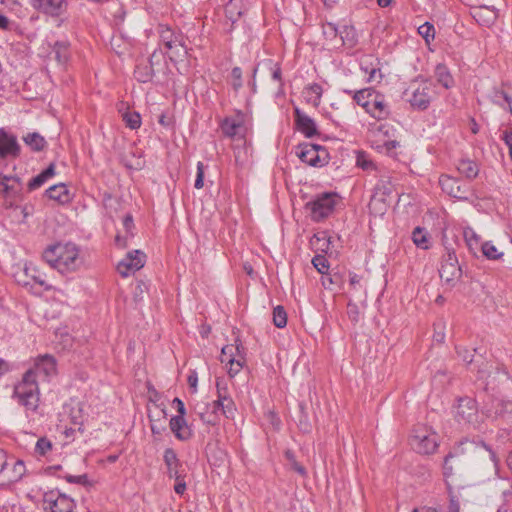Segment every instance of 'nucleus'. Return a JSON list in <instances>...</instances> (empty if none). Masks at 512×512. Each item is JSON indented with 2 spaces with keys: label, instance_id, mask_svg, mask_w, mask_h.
<instances>
[{
  "label": "nucleus",
  "instance_id": "nucleus-1",
  "mask_svg": "<svg viewBox=\"0 0 512 512\" xmlns=\"http://www.w3.org/2000/svg\"><path fill=\"white\" fill-rule=\"evenodd\" d=\"M42 257L51 268L57 270L62 275L78 271L83 264L80 249L71 242H59L48 246L44 250Z\"/></svg>",
  "mask_w": 512,
  "mask_h": 512
},
{
  "label": "nucleus",
  "instance_id": "nucleus-2",
  "mask_svg": "<svg viewBox=\"0 0 512 512\" xmlns=\"http://www.w3.org/2000/svg\"><path fill=\"white\" fill-rule=\"evenodd\" d=\"M33 373V371H27L14 390V397L30 411H35L39 404L38 384L33 378Z\"/></svg>",
  "mask_w": 512,
  "mask_h": 512
},
{
  "label": "nucleus",
  "instance_id": "nucleus-3",
  "mask_svg": "<svg viewBox=\"0 0 512 512\" xmlns=\"http://www.w3.org/2000/svg\"><path fill=\"white\" fill-rule=\"evenodd\" d=\"M410 444L417 453L429 455L438 447V435L431 428L420 425L413 430Z\"/></svg>",
  "mask_w": 512,
  "mask_h": 512
},
{
  "label": "nucleus",
  "instance_id": "nucleus-4",
  "mask_svg": "<svg viewBox=\"0 0 512 512\" xmlns=\"http://www.w3.org/2000/svg\"><path fill=\"white\" fill-rule=\"evenodd\" d=\"M336 205V194L325 192L317 195L314 199L307 202L305 208L309 211L313 221L319 222L328 217Z\"/></svg>",
  "mask_w": 512,
  "mask_h": 512
},
{
  "label": "nucleus",
  "instance_id": "nucleus-5",
  "mask_svg": "<svg viewBox=\"0 0 512 512\" xmlns=\"http://www.w3.org/2000/svg\"><path fill=\"white\" fill-rule=\"evenodd\" d=\"M158 33L160 43L170 52L169 58L181 57L187 53L183 42V36L180 33H175L168 26L159 25Z\"/></svg>",
  "mask_w": 512,
  "mask_h": 512
},
{
  "label": "nucleus",
  "instance_id": "nucleus-6",
  "mask_svg": "<svg viewBox=\"0 0 512 512\" xmlns=\"http://www.w3.org/2000/svg\"><path fill=\"white\" fill-rule=\"evenodd\" d=\"M243 350L241 343L237 342L236 345H226L221 350L220 361L229 365L228 373L230 377L238 374L245 364Z\"/></svg>",
  "mask_w": 512,
  "mask_h": 512
},
{
  "label": "nucleus",
  "instance_id": "nucleus-7",
  "mask_svg": "<svg viewBox=\"0 0 512 512\" xmlns=\"http://www.w3.org/2000/svg\"><path fill=\"white\" fill-rule=\"evenodd\" d=\"M297 155L302 162L313 166H323L327 153L323 147L313 143H302L297 147Z\"/></svg>",
  "mask_w": 512,
  "mask_h": 512
},
{
  "label": "nucleus",
  "instance_id": "nucleus-8",
  "mask_svg": "<svg viewBox=\"0 0 512 512\" xmlns=\"http://www.w3.org/2000/svg\"><path fill=\"white\" fill-rule=\"evenodd\" d=\"M455 419L458 423H478V411L475 400L469 397L460 398L455 410Z\"/></svg>",
  "mask_w": 512,
  "mask_h": 512
},
{
  "label": "nucleus",
  "instance_id": "nucleus-9",
  "mask_svg": "<svg viewBox=\"0 0 512 512\" xmlns=\"http://www.w3.org/2000/svg\"><path fill=\"white\" fill-rule=\"evenodd\" d=\"M74 500L64 494L53 491L44 495V509L48 512H75Z\"/></svg>",
  "mask_w": 512,
  "mask_h": 512
},
{
  "label": "nucleus",
  "instance_id": "nucleus-10",
  "mask_svg": "<svg viewBox=\"0 0 512 512\" xmlns=\"http://www.w3.org/2000/svg\"><path fill=\"white\" fill-rule=\"evenodd\" d=\"M461 274L462 271L458 265L455 253L449 252L447 257L441 263V267L439 269L441 280L450 286H454V284L460 279Z\"/></svg>",
  "mask_w": 512,
  "mask_h": 512
},
{
  "label": "nucleus",
  "instance_id": "nucleus-11",
  "mask_svg": "<svg viewBox=\"0 0 512 512\" xmlns=\"http://www.w3.org/2000/svg\"><path fill=\"white\" fill-rule=\"evenodd\" d=\"M146 262V255L140 250L129 252L117 265V271L123 277L140 270Z\"/></svg>",
  "mask_w": 512,
  "mask_h": 512
},
{
  "label": "nucleus",
  "instance_id": "nucleus-12",
  "mask_svg": "<svg viewBox=\"0 0 512 512\" xmlns=\"http://www.w3.org/2000/svg\"><path fill=\"white\" fill-rule=\"evenodd\" d=\"M21 181L16 176H0V194L9 206H12L20 197Z\"/></svg>",
  "mask_w": 512,
  "mask_h": 512
},
{
  "label": "nucleus",
  "instance_id": "nucleus-13",
  "mask_svg": "<svg viewBox=\"0 0 512 512\" xmlns=\"http://www.w3.org/2000/svg\"><path fill=\"white\" fill-rule=\"evenodd\" d=\"M439 184L442 190L449 196L459 200L468 199V185L462 183L459 179L448 175H442L439 178Z\"/></svg>",
  "mask_w": 512,
  "mask_h": 512
},
{
  "label": "nucleus",
  "instance_id": "nucleus-14",
  "mask_svg": "<svg viewBox=\"0 0 512 512\" xmlns=\"http://www.w3.org/2000/svg\"><path fill=\"white\" fill-rule=\"evenodd\" d=\"M31 6L40 13L59 17L67 10V0H30Z\"/></svg>",
  "mask_w": 512,
  "mask_h": 512
},
{
  "label": "nucleus",
  "instance_id": "nucleus-15",
  "mask_svg": "<svg viewBox=\"0 0 512 512\" xmlns=\"http://www.w3.org/2000/svg\"><path fill=\"white\" fill-rule=\"evenodd\" d=\"M432 92V84L427 81L422 82L417 87L413 88L412 95L409 99L411 106L420 110L426 109L432 99Z\"/></svg>",
  "mask_w": 512,
  "mask_h": 512
},
{
  "label": "nucleus",
  "instance_id": "nucleus-16",
  "mask_svg": "<svg viewBox=\"0 0 512 512\" xmlns=\"http://www.w3.org/2000/svg\"><path fill=\"white\" fill-rule=\"evenodd\" d=\"M158 51L154 50L148 59H141L138 61L135 70L134 77L141 83H147L152 80L154 76V65L157 63L154 59L159 58Z\"/></svg>",
  "mask_w": 512,
  "mask_h": 512
},
{
  "label": "nucleus",
  "instance_id": "nucleus-17",
  "mask_svg": "<svg viewBox=\"0 0 512 512\" xmlns=\"http://www.w3.org/2000/svg\"><path fill=\"white\" fill-rule=\"evenodd\" d=\"M394 187L389 180H380L374 189V194L371 197L369 207L370 209H376L378 204L384 205L383 209H385V204L388 198L393 194Z\"/></svg>",
  "mask_w": 512,
  "mask_h": 512
},
{
  "label": "nucleus",
  "instance_id": "nucleus-18",
  "mask_svg": "<svg viewBox=\"0 0 512 512\" xmlns=\"http://www.w3.org/2000/svg\"><path fill=\"white\" fill-rule=\"evenodd\" d=\"M19 153L20 147L16 136L6 132V130H0V158H15L19 156Z\"/></svg>",
  "mask_w": 512,
  "mask_h": 512
},
{
  "label": "nucleus",
  "instance_id": "nucleus-19",
  "mask_svg": "<svg viewBox=\"0 0 512 512\" xmlns=\"http://www.w3.org/2000/svg\"><path fill=\"white\" fill-rule=\"evenodd\" d=\"M164 463L167 467V476L172 478H180L186 474L182 462L178 459L174 449L166 448L163 455Z\"/></svg>",
  "mask_w": 512,
  "mask_h": 512
},
{
  "label": "nucleus",
  "instance_id": "nucleus-20",
  "mask_svg": "<svg viewBox=\"0 0 512 512\" xmlns=\"http://www.w3.org/2000/svg\"><path fill=\"white\" fill-rule=\"evenodd\" d=\"M28 371H33V378L36 379L42 376L44 379L49 378L56 374V361L52 356L44 355L40 357L33 368Z\"/></svg>",
  "mask_w": 512,
  "mask_h": 512
},
{
  "label": "nucleus",
  "instance_id": "nucleus-21",
  "mask_svg": "<svg viewBox=\"0 0 512 512\" xmlns=\"http://www.w3.org/2000/svg\"><path fill=\"white\" fill-rule=\"evenodd\" d=\"M366 112L378 120L385 119L389 114V109L384 97L375 93L374 96L370 98V104Z\"/></svg>",
  "mask_w": 512,
  "mask_h": 512
},
{
  "label": "nucleus",
  "instance_id": "nucleus-22",
  "mask_svg": "<svg viewBox=\"0 0 512 512\" xmlns=\"http://www.w3.org/2000/svg\"><path fill=\"white\" fill-rule=\"evenodd\" d=\"M169 426L175 437L181 441L188 440L192 435L185 417L173 416L170 419Z\"/></svg>",
  "mask_w": 512,
  "mask_h": 512
},
{
  "label": "nucleus",
  "instance_id": "nucleus-23",
  "mask_svg": "<svg viewBox=\"0 0 512 512\" xmlns=\"http://www.w3.org/2000/svg\"><path fill=\"white\" fill-rule=\"evenodd\" d=\"M323 91V87L320 84L311 83L305 86L302 95L308 104H311L313 107H318L321 102Z\"/></svg>",
  "mask_w": 512,
  "mask_h": 512
},
{
  "label": "nucleus",
  "instance_id": "nucleus-24",
  "mask_svg": "<svg viewBox=\"0 0 512 512\" xmlns=\"http://www.w3.org/2000/svg\"><path fill=\"white\" fill-rule=\"evenodd\" d=\"M252 125V117L249 113L238 111L231 118H226L221 128H247Z\"/></svg>",
  "mask_w": 512,
  "mask_h": 512
},
{
  "label": "nucleus",
  "instance_id": "nucleus-25",
  "mask_svg": "<svg viewBox=\"0 0 512 512\" xmlns=\"http://www.w3.org/2000/svg\"><path fill=\"white\" fill-rule=\"evenodd\" d=\"M497 11L487 6H481L474 10L473 17L475 20L484 26H489L497 19Z\"/></svg>",
  "mask_w": 512,
  "mask_h": 512
},
{
  "label": "nucleus",
  "instance_id": "nucleus-26",
  "mask_svg": "<svg viewBox=\"0 0 512 512\" xmlns=\"http://www.w3.org/2000/svg\"><path fill=\"white\" fill-rule=\"evenodd\" d=\"M46 195L61 204L67 203L70 201V194L65 184L60 183L57 185H53L46 190Z\"/></svg>",
  "mask_w": 512,
  "mask_h": 512
},
{
  "label": "nucleus",
  "instance_id": "nucleus-27",
  "mask_svg": "<svg viewBox=\"0 0 512 512\" xmlns=\"http://www.w3.org/2000/svg\"><path fill=\"white\" fill-rule=\"evenodd\" d=\"M197 414L201 421L208 425H215L218 422V414L211 404L197 405Z\"/></svg>",
  "mask_w": 512,
  "mask_h": 512
},
{
  "label": "nucleus",
  "instance_id": "nucleus-28",
  "mask_svg": "<svg viewBox=\"0 0 512 512\" xmlns=\"http://www.w3.org/2000/svg\"><path fill=\"white\" fill-rule=\"evenodd\" d=\"M457 170L467 179H474L479 173V167L476 162L470 159H461L457 164Z\"/></svg>",
  "mask_w": 512,
  "mask_h": 512
},
{
  "label": "nucleus",
  "instance_id": "nucleus-29",
  "mask_svg": "<svg viewBox=\"0 0 512 512\" xmlns=\"http://www.w3.org/2000/svg\"><path fill=\"white\" fill-rule=\"evenodd\" d=\"M55 175V165L51 163L44 171L32 178L28 183L29 190L41 187L49 178Z\"/></svg>",
  "mask_w": 512,
  "mask_h": 512
},
{
  "label": "nucleus",
  "instance_id": "nucleus-30",
  "mask_svg": "<svg viewBox=\"0 0 512 512\" xmlns=\"http://www.w3.org/2000/svg\"><path fill=\"white\" fill-rule=\"evenodd\" d=\"M212 408L216 410V412L221 410L223 415L227 418H234L236 412V407L231 397L213 401Z\"/></svg>",
  "mask_w": 512,
  "mask_h": 512
},
{
  "label": "nucleus",
  "instance_id": "nucleus-31",
  "mask_svg": "<svg viewBox=\"0 0 512 512\" xmlns=\"http://www.w3.org/2000/svg\"><path fill=\"white\" fill-rule=\"evenodd\" d=\"M24 272L25 275L33 281V283L38 284L45 290H49L51 288V286L46 283L44 275H42L32 264L26 265Z\"/></svg>",
  "mask_w": 512,
  "mask_h": 512
},
{
  "label": "nucleus",
  "instance_id": "nucleus-32",
  "mask_svg": "<svg viewBox=\"0 0 512 512\" xmlns=\"http://www.w3.org/2000/svg\"><path fill=\"white\" fill-rule=\"evenodd\" d=\"M294 120L296 128H316L314 120L297 107L294 110Z\"/></svg>",
  "mask_w": 512,
  "mask_h": 512
},
{
  "label": "nucleus",
  "instance_id": "nucleus-33",
  "mask_svg": "<svg viewBox=\"0 0 512 512\" xmlns=\"http://www.w3.org/2000/svg\"><path fill=\"white\" fill-rule=\"evenodd\" d=\"M53 52L55 54L56 60L64 65L68 62L70 53H69V44L67 42H56L53 46Z\"/></svg>",
  "mask_w": 512,
  "mask_h": 512
},
{
  "label": "nucleus",
  "instance_id": "nucleus-34",
  "mask_svg": "<svg viewBox=\"0 0 512 512\" xmlns=\"http://www.w3.org/2000/svg\"><path fill=\"white\" fill-rule=\"evenodd\" d=\"M323 35L334 48H338L340 31L333 23L323 25Z\"/></svg>",
  "mask_w": 512,
  "mask_h": 512
},
{
  "label": "nucleus",
  "instance_id": "nucleus-35",
  "mask_svg": "<svg viewBox=\"0 0 512 512\" xmlns=\"http://www.w3.org/2000/svg\"><path fill=\"white\" fill-rule=\"evenodd\" d=\"M375 93L374 90L369 88L361 89L353 93V99L358 105L367 110L370 104V98L373 97Z\"/></svg>",
  "mask_w": 512,
  "mask_h": 512
},
{
  "label": "nucleus",
  "instance_id": "nucleus-36",
  "mask_svg": "<svg viewBox=\"0 0 512 512\" xmlns=\"http://www.w3.org/2000/svg\"><path fill=\"white\" fill-rule=\"evenodd\" d=\"M413 243L421 249L429 248L428 233L421 227H416L412 232Z\"/></svg>",
  "mask_w": 512,
  "mask_h": 512
},
{
  "label": "nucleus",
  "instance_id": "nucleus-37",
  "mask_svg": "<svg viewBox=\"0 0 512 512\" xmlns=\"http://www.w3.org/2000/svg\"><path fill=\"white\" fill-rule=\"evenodd\" d=\"M24 141L34 151H41L44 148L45 144H46V141H45L44 137L41 136L39 133H36V132L28 134L24 138Z\"/></svg>",
  "mask_w": 512,
  "mask_h": 512
},
{
  "label": "nucleus",
  "instance_id": "nucleus-38",
  "mask_svg": "<svg viewBox=\"0 0 512 512\" xmlns=\"http://www.w3.org/2000/svg\"><path fill=\"white\" fill-rule=\"evenodd\" d=\"M241 0H230L225 6L226 16L235 22L241 15Z\"/></svg>",
  "mask_w": 512,
  "mask_h": 512
},
{
  "label": "nucleus",
  "instance_id": "nucleus-39",
  "mask_svg": "<svg viewBox=\"0 0 512 512\" xmlns=\"http://www.w3.org/2000/svg\"><path fill=\"white\" fill-rule=\"evenodd\" d=\"M361 69L368 74L369 82H379L382 78V74L379 68L372 66V63L368 65L367 60L364 59L361 62Z\"/></svg>",
  "mask_w": 512,
  "mask_h": 512
},
{
  "label": "nucleus",
  "instance_id": "nucleus-40",
  "mask_svg": "<svg viewBox=\"0 0 512 512\" xmlns=\"http://www.w3.org/2000/svg\"><path fill=\"white\" fill-rule=\"evenodd\" d=\"M435 73L438 82L442 84L443 87L449 88L453 85L452 76L444 65H438Z\"/></svg>",
  "mask_w": 512,
  "mask_h": 512
},
{
  "label": "nucleus",
  "instance_id": "nucleus-41",
  "mask_svg": "<svg viewBox=\"0 0 512 512\" xmlns=\"http://www.w3.org/2000/svg\"><path fill=\"white\" fill-rule=\"evenodd\" d=\"M354 34L355 33L353 28L345 26L340 31L338 47L345 45L348 47H353L355 45Z\"/></svg>",
  "mask_w": 512,
  "mask_h": 512
},
{
  "label": "nucleus",
  "instance_id": "nucleus-42",
  "mask_svg": "<svg viewBox=\"0 0 512 512\" xmlns=\"http://www.w3.org/2000/svg\"><path fill=\"white\" fill-rule=\"evenodd\" d=\"M494 101L499 105L506 104L512 114V89L496 91L494 94Z\"/></svg>",
  "mask_w": 512,
  "mask_h": 512
},
{
  "label": "nucleus",
  "instance_id": "nucleus-43",
  "mask_svg": "<svg viewBox=\"0 0 512 512\" xmlns=\"http://www.w3.org/2000/svg\"><path fill=\"white\" fill-rule=\"evenodd\" d=\"M481 249L483 255L491 260H498L503 256V252L498 251L497 247L490 241L483 243Z\"/></svg>",
  "mask_w": 512,
  "mask_h": 512
},
{
  "label": "nucleus",
  "instance_id": "nucleus-44",
  "mask_svg": "<svg viewBox=\"0 0 512 512\" xmlns=\"http://www.w3.org/2000/svg\"><path fill=\"white\" fill-rule=\"evenodd\" d=\"M273 323L277 328H284L287 324V313L283 306L273 309Z\"/></svg>",
  "mask_w": 512,
  "mask_h": 512
},
{
  "label": "nucleus",
  "instance_id": "nucleus-45",
  "mask_svg": "<svg viewBox=\"0 0 512 512\" xmlns=\"http://www.w3.org/2000/svg\"><path fill=\"white\" fill-rule=\"evenodd\" d=\"M356 165L364 171H370L375 169V164L364 152L357 153Z\"/></svg>",
  "mask_w": 512,
  "mask_h": 512
},
{
  "label": "nucleus",
  "instance_id": "nucleus-46",
  "mask_svg": "<svg viewBox=\"0 0 512 512\" xmlns=\"http://www.w3.org/2000/svg\"><path fill=\"white\" fill-rule=\"evenodd\" d=\"M25 471H26V468H25L24 462L21 460H17L14 463V466L12 469V474L8 478V481L12 482V483L20 481L22 479V477L24 476Z\"/></svg>",
  "mask_w": 512,
  "mask_h": 512
},
{
  "label": "nucleus",
  "instance_id": "nucleus-47",
  "mask_svg": "<svg viewBox=\"0 0 512 512\" xmlns=\"http://www.w3.org/2000/svg\"><path fill=\"white\" fill-rule=\"evenodd\" d=\"M418 33L425 39L426 43H430L435 37V28L431 23L425 22L418 27Z\"/></svg>",
  "mask_w": 512,
  "mask_h": 512
},
{
  "label": "nucleus",
  "instance_id": "nucleus-48",
  "mask_svg": "<svg viewBox=\"0 0 512 512\" xmlns=\"http://www.w3.org/2000/svg\"><path fill=\"white\" fill-rule=\"evenodd\" d=\"M456 456H457L456 453L451 452L444 459L443 475L446 479V483L448 485L449 490L451 489V487H450V483H449L448 479L453 476V467L450 463H451L452 459H454Z\"/></svg>",
  "mask_w": 512,
  "mask_h": 512
},
{
  "label": "nucleus",
  "instance_id": "nucleus-49",
  "mask_svg": "<svg viewBox=\"0 0 512 512\" xmlns=\"http://www.w3.org/2000/svg\"><path fill=\"white\" fill-rule=\"evenodd\" d=\"M285 458L288 460V462L291 465V468L296 471L298 474L305 476L306 475V469L304 466H302L297 460L294 455V453L291 450H287L285 452Z\"/></svg>",
  "mask_w": 512,
  "mask_h": 512
},
{
  "label": "nucleus",
  "instance_id": "nucleus-50",
  "mask_svg": "<svg viewBox=\"0 0 512 512\" xmlns=\"http://www.w3.org/2000/svg\"><path fill=\"white\" fill-rule=\"evenodd\" d=\"M313 266L317 269V271L321 274H327L329 269V263L325 256L316 255L312 259Z\"/></svg>",
  "mask_w": 512,
  "mask_h": 512
},
{
  "label": "nucleus",
  "instance_id": "nucleus-51",
  "mask_svg": "<svg viewBox=\"0 0 512 512\" xmlns=\"http://www.w3.org/2000/svg\"><path fill=\"white\" fill-rule=\"evenodd\" d=\"M52 449V443L45 437L38 439L35 451L41 456H45Z\"/></svg>",
  "mask_w": 512,
  "mask_h": 512
},
{
  "label": "nucleus",
  "instance_id": "nucleus-52",
  "mask_svg": "<svg viewBox=\"0 0 512 512\" xmlns=\"http://www.w3.org/2000/svg\"><path fill=\"white\" fill-rule=\"evenodd\" d=\"M318 242H322L321 246L318 249H320L323 252H327L329 250L330 241L327 238V235L325 232L314 235V237L311 240V244L316 245V243H318Z\"/></svg>",
  "mask_w": 512,
  "mask_h": 512
},
{
  "label": "nucleus",
  "instance_id": "nucleus-53",
  "mask_svg": "<svg viewBox=\"0 0 512 512\" xmlns=\"http://www.w3.org/2000/svg\"><path fill=\"white\" fill-rule=\"evenodd\" d=\"M124 120L128 128H139L141 125V117L137 112H127L124 115Z\"/></svg>",
  "mask_w": 512,
  "mask_h": 512
},
{
  "label": "nucleus",
  "instance_id": "nucleus-54",
  "mask_svg": "<svg viewBox=\"0 0 512 512\" xmlns=\"http://www.w3.org/2000/svg\"><path fill=\"white\" fill-rule=\"evenodd\" d=\"M341 283V276L337 273L330 275L327 274L326 276L322 277V285L328 289L332 285H339Z\"/></svg>",
  "mask_w": 512,
  "mask_h": 512
},
{
  "label": "nucleus",
  "instance_id": "nucleus-55",
  "mask_svg": "<svg viewBox=\"0 0 512 512\" xmlns=\"http://www.w3.org/2000/svg\"><path fill=\"white\" fill-rule=\"evenodd\" d=\"M232 86L235 90L242 87V70L239 67H234L231 72Z\"/></svg>",
  "mask_w": 512,
  "mask_h": 512
},
{
  "label": "nucleus",
  "instance_id": "nucleus-56",
  "mask_svg": "<svg viewBox=\"0 0 512 512\" xmlns=\"http://www.w3.org/2000/svg\"><path fill=\"white\" fill-rule=\"evenodd\" d=\"M204 171L205 165L202 162L197 163V175L194 183L196 189H201L204 186Z\"/></svg>",
  "mask_w": 512,
  "mask_h": 512
},
{
  "label": "nucleus",
  "instance_id": "nucleus-57",
  "mask_svg": "<svg viewBox=\"0 0 512 512\" xmlns=\"http://www.w3.org/2000/svg\"><path fill=\"white\" fill-rule=\"evenodd\" d=\"M347 315L349 317V319L354 322V323H357L360 319V310L358 308V306L355 304V303H352V302H349L348 305H347Z\"/></svg>",
  "mask_w": 512,
  "mask_h": 512
},
{
  "label": "nucleus",
  "instance_id": "nucleus-58",
  "mask_svg": "<svg viewBox=\"0 0 512 512\" xmlns=\"http://www.w3.org/2000/svg\"><path fill=\"white\" fill-rule=\"evenodd\" d=\"M457 355L467 364L473 361V353L466 347L456 346Z\"/></svg>",
  "mask_w": 512,
  "mask_h": 512
},
{
  "label": "nucleus",
  "instance_id": "nucleus-59",
  "mask_svg": "<svg viewBox=\"0 0 512 512\" xmlns=\"http://www.w3.org/2000/svg\"><path fill=\"white\" fill-rule=\"evenodd\" d=\"M505 413H512V403L498 402L496 406V417H504Z\"/></svg>",
  "mask_w": 512,
  "mask_h": 512
},
{
  "label": "nucleus",
  "instance_id": "nucleus-60",
  "mask_svg": "<svg viewBox=\"0 0 512 512\" xmlns=\"http://www.w3.org/2000/svg\"><path fill=\"white\" fill-rule=\"evenodd\" d=\"M186 474L181 475L180 478H173L175 480L174 491L178 495L184 494L186 491Z\"/></svg>",
  "mask_w": 512,
  "mask_h": 512
},
{
  "label": "nucleus",
  "instance_id": "nucleus-61",
  "mask_svg": "<svg viewBox=\"0 0 512 512\" xmlns=\"http://www.w3.org/2000/svg\"><path fill=\"white\" fill-rule=\"evenodd\" d=\"M65 479L69 483L80 484V485H87L88 484V477H87L86 474L77 475V476H75V475H66Z\"/></svg>",
  "mask_w": 512,
  "mask_h": 512
},
{
  "label": "nucleus",
  "instance_id": "nucleus-62",
  "mask_svg": "<svg viewBox=\"0 0 512 512\" xmlns=\"http://www.w3.org/2000/svg\"><path fill=\"white\" fill-rule=\"evenodd\" d=\"M157 123L161 126H170L173 123V118L169 113L161 111L156 115Z\"/></svg>",
  "mask_w": 512,
  "mask_h": 512
},
{
  "label": "nucleus",
  "instance_id": "nucleus-63",
  "mask_svg": "<svg viewBox=\"0 0 512 512\" xmlns=\"http://www.w3.org/2000/svg\"><path fill=\"white\" fill-rule=\"evenodd\" d=\"M149 419H150V428H151L152 434L160 435L165 430V426L162 423H158L153 418L152 415H149Z\"/></svg>",
  "mask_w": 512,
  "mask_h": 512
},
{
  "label": "nucleus",
  "instance_id": "nucleus-64",
  "mask_svg": "<svg viewBox=\"0 0 512 512\" xmlns=\"http://www.w3.org/2000/svg\"><path fill=\"white\" fill-rule=\"evenodd\" d=\"M172 405L177 410L178 414L176 416L185 417V415H186V408H185V405H184V403H183V401L181 399L174 398L173 401H172Z\"/></svg>",
  "mask_w": 512,
  "mask_h": 512
}]
</instances>
